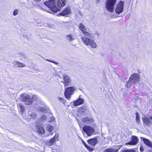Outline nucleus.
Listing matches in <instances>:
<instances>
[{
  "instance_id": "f257e3e1",
  "label": "nucleus",
  "mask_w": 152,
  "mask_h": 152,
  "mask_svg": "<svg viewBox=\"0 0 152 152\" xmlns=\"http://www.w3.org/2000/svg\"><path fill=\"white\" fill-rule=\"evenodd\" d=\"M44 3L53 13H56L60 11L59 8L57 7L56 0H49L45 1Z\"/></svg>"
},
{
  "instance_id": "f03ea898",
  "label": "nucleus",
  "mask_w": 152,
  "mask_h": 152,
  "mask_svg": "<svg viewBox=\"0 0 152 152\" xmlns=\"http://www.w3.org/2000/svg\"><path fill=\"white\" fill-rule=\"evenodd\" d=\"M83 43L86 45H90L93 48H96L97 47V45L94 40L86 37H82L81 38Z\"/></svg>"
},
{
  "instance_id": "7ed1b4c3",
  "label": "nucleus",
  "mask_w": 152,
  "mask_h": 152,
  "mask_svg": "<svg viewBox=\"0 0 152 152\" xmlns=\"http://www.w3.org/2000/svg\"><path fill=\"white\" fill-rule=\"evenodd\" d=\"M75 90L74 86L69 87L65 88L64 95L65 98L68 100H69L71 96L74 94Z\"/></svg>"
},
{
  "instance_id": "20e7f679",
  "label": "nucleus",
  "mask_w": 152,
  "mask_h": 152,
  "mask_svg": "<svg viewBox=\"0 0 152 152\" xmlns=\"http://www.w3.org/2000/svg\"><path fill=\"white\" fill-rule=\"evenodd\" d=\"M140 79V76L139 75L136 73L133 74L131 75L129 79V81L127 82L126 85V86L128 88L130 87L131 86V83H130V81L134 80V83H135L139 81Z\"/></svg>"
},
{
  "instance_id": "39448f33",
  "label": "nucleus",
  "mask_w": 152,
  "mask_h": 152,
  "mask_svg": "<svg viewBox=\"0 0 152 152\" xmlns=\"http://www.w3.org/2000/svg\"><path fill=\"white\" fill-rule=\"evenodd\" d=\"M117 0H107L106 3V7L107 10L110 12H113L114 10V7Z\"/></svg>"
},
{
  "instance_id": "423d86ee",
  "label": "nucleus",
  "mask_w": 152,
  "mask_h": 152,
  "mask_svg": "<svg viewBox=\"0 0 152 152\" xmlns=\"http://www.w3.org/2000/svg\"><path fill=\"white\" fill-rule=\"evenodd\" d=\"M21 97L22 101L25 102L26 104L29 105L32 103V99L28 95L22 94L21 95Z\"/></svg>"
},
{
  "instance_id": "0eeeda50",
  "label": "nucleus",
  "mask_w": 152,
  "mask_h": 152,
  "mask_svg": "<svg viewBox=\"0 0 152 152\" xmlns=\"http://www.w3.org/2000/svg\"><path fill=\"white\" fill-rule=\"evenodd\" d=\"M83 131L88 136H91L95 132L94 128L88 125H85L83 127Z\"/></svg>"
},
{
  "instance_id": "6e6552de",
  "label": "nucleus",
  "mask_w": 152,
  "mask_h": 152,
  "mask_svg": "<svg viewBox=\"0 0 152 152\" xmlns=\"http://www.w3.org/2000/svg\"><path fill=\"white\" fill-rule=\"evenodd\" d=\"M124 2L122 1H119L116 6L115 9V12L118 14L122 13L124 10Z\"/></svg>"
},
{
  "instance_id": "1a4fd4ad",
  "label": "nucleus",
  "mask_w": 152,
  "mask_h": 152,
  "mask_svg": "<svg viewBox=\"0 0 152 152\" xmlns=\"http://www.w3.org/2000/svg\"><path fill=\"white\" fill-rule=\"evenodd\" d=\"M79 28L81 31L85 36H86L88 37H91V34L87 31V28H86V26L83 23H80Z\"/></svg>"
},
{
  "instance_id": "9d476101",
  "label": "nucleus",
  "mask_w": 152,
  "mask_h": 152,
  "mask_svg": "<svg viewBox=\"0 0 152 152\" xmlns=\"http://www.w3.org/2000/svg\"><path fill=\"white\" fill-rule=\"evenodd\" d=\"M63 81L61 82L63 84L65 88L70 86L71 81L69 76L66 74L64 75L63 76Z\"/></svg>"
},
{
  "instance_id": "9b49d317",
  "label": "nucleus",
  "mask_w": 152,
  "mask_h": 152,
  "mask_svg": "<svg viewBox=\"0 0 152 152\" xmlns=\"http://www.w3.org/2000/svg\"><path fill=\"white\" fill-rule=\"evenodd\" d=\"M59 134L58 133H56L55 135L48 142L49 145L52 146L55 143L56 141L58 140Z\"/></svg>"
},
{
  "instance_id": "f8f14e48",
  "label": "nucleus",
  "mask_w": 152,
  "mask_h": 152,
  "mask_svg": "<svg viewBox=\"0 0 152 152\" xmlns=\"http://www.w3.org/2000/svg\"><path fill=\"white\" fill-rule=\"evenodd\" d=\"M142 120L144 124L147 126H149L151 124L152 115L151 117H149V118L148 117L144 116L142 118Z\"/></svg>"
},
{
  "instance_id": "ddd939ff",
  "label": "nucleus",
  "mask_w": 152,
  "mask_h": 152,
  "mask_svg": "<svg viewBox=\"0 0 152 152\" xmlns=\"http://www.w3.org/2000/svg\"><path fill=\"white\" fill-rule=\"evenodd\" d=\"M139 139L138 137L135 136H132L131 141L126 143V145H135L137 144Z\"/></svg>"
},
{
  "instance_id": "4468645a",
  "label": "nucleus",
  "mask_w": 152,
  "mask_h": 152,
  "mask_svg": "<svg viewBox=\"0 0 152 152\" xmlns=\"http://www.w3.org/2000/svg\"><path fill=\"white\" fill-rule=\"evenodd\" d=\"M82 121L83 122L86 123L87 124H90L94 122V120L92 117L86 116L82 119Z\"/></svg>"
},
{
  "instance_id": "2eb2a0df",
  "label": "nucleus",
  "mask_w": 152,
  "mask_h": 152,
  "mask_svg": "<svg viewBox=\"0 0 152 152\" xmlns=\"http://www.w3.org/2000/svg\"><path fill=\"white\" fill-rule=\"evenodd\" d=\"M71 8L69 7H65L59 14L61 15L65 16L71 13Z\"/></svg>"
},
{
  "instance_id": "dca6fc26",
  "label": "nucleus",
  "mask_w": 152,
  "mask_h": 152,
  "mask_svg": "<svg viewBox=\"0 0 152 152\" xmlns=\"http://www.w3.org/2000/svg\"><path fill=\"white\" fill-rule=\"evenodd\" d=\"M88 143L92 147H94L97 143L98 140L96 138L90 139L87 140Z\"/></svg>"
},
{
  "instance_id": "f3484780",
  "label": "nucleus",
  "mask_w": 152,
  "mask_h": 152,
  "mask_svg": "<svg viewBox=\"0 0 152 152\" xmlns=\"http://www.w3.org/2000/svg\"><path fill=\"white\" fill-rule=\"evenodd\" d=\"M140 139L141 140H142L146 145L152 148V142L143 137H140Z\"/></svg>"
},
{
  "instance_id": "a211bd4d",
  "label": "nucleus",
  "mask_w": 152,
  "mask_h": 152,
  "mask_svg": "<svg viewBox=\"0 0 152 152\" xmlns=\"http://www.w3.org/2000/svg\"><path fill=\"white\" fill-rule=\"evenodd\" d=\"M56 2L57 7L59 8L60 10L61 8L64 6L66 3V0H57Z\"/></svg>"
},
{
  "instance_id": "6ab92c4d",
  "label": "nucleus",
  "mask_w": 152,
  "mask_h": 152,
  "mask_svg": "<svg viewBox=\"0 0 152 152\" xmlns=\"http://www.w3.org/2000/svg\"><path fill=\"white\" fill-rule=\"evenodd\" d=\"M36 129L39 134H43L45 133V131L43 128L40 125H37L36 127Z\"/></svg>"
},
{
  "instance_id": "aec40b11",
  "label": "nucleus",
  "mask_w": 152,
  "mask_h": 152,
  "mask_svg": "<svg viewBox=\"0 0 152 152\" xmlns=\"http://www.w3.org/2000/svg\"><path fill=\"white\" fill-rule=\"evenodd\" d=\"M84 102L83 99L79 98L73 102V105L75 106L83 104Z\"/></svg>"
},
{
  "instance_id": "412c9836",
  "label": "nucleus",
  "mask_w": 152,
  "mask_h": 152,
  "mask_svg": "<svg viewBox=\"0 0 152 152\" xmlns=\"http://www.w3.org/2000/svg\"><path fill=\"white\" fill-rule=\"evenodd\" d=\"M18 108L19 111L22 113L25 111V107L23 104L21 103H19L17 104Z\"/></svg>"
},
{
  "instance_id": "4be33fe9",
  "label": "nucleus",
  "mask_w": 152,
  "mask_h": 152,
  "mask_svg": "<svg viewBox=\"0 0 152 152\" xmlns=\"http://www.w3.org/2000/svg\"><path fill=\"white\" fill-rule=\"evenodd\" d=\"M118 150L114 148H110L105 149L104 152H118Z\"/></svg>"
},
{
  "instance_id": "5701e85b",
  "label": "nucleus",
  "mask_w": 152,
  "mask_h": 152,
  "mask_svg": "<svg viewBox=\"0 0 152 152\" xmlns=\"http://www.w3.org/2000/svg\"><path fill=\"white\" fill-rule=\"evenodd\" d=\"M86 107L85 106H82L77 109V112L80 113H83L86 111Z\"/></svg>"
},
{
  "instance_id": "b1692460",
  "label": "nucleus",
  "mask_w": 152,
  "mask_h": 152,
  "mask_svg": "<svg viewBox=\"0 0 152 152\" xmlns=\"http://www.w3.org/2000/svg\"><path fill=\"white\" fill-rule=\"evenodd\" d=\"M82 142L83 144L86 148L90 152H92L94 150V148H91L90 146L88 145L86 143L84 142V141L83 140H82Z\"/></svg>"
},
{
  "instance_id": "393cba45",
  "label": "nucleus",
  "mask_w": 152,
  "mask_h": 152,
  "mask_svg": "<svg viewBox=\"0 0 152 152\" xmlns=\"http://www.w3.org/2000/svg\"><path fill=\"white\" fill-rule=\"evenodd\" d=\"M121 152H136V151L134 148L128 149L126 148L125 149L121 150Z\"/></svg>"
},
{
  "instance_id": "a878e982",
  "label": "nucleus",
  "mask_w": 152,
  "mask_h": 152,
  "mask_svg": "<svg viewBox=\"0 0 152 152\" xmlns=\"http://www.w3.org/2000/svg\"><path fill=\"white\" fill-rule=\"evenodd\" d=\"M59 100L60 101V102L62 103L65 106L69 105L68 104V102L66 101L64 99L59 97L58 98Z\"/></svg>"
},
{
  "instance_id": "bb28decb",
  "label": "nucleus",
  "mask_w": 152,
  "mask_h": 152,
  "mask_svg": "<svg viewBox=\"0 0 152 152\" xmlns=\"http://www.w3.org/2000/svg\"><path fill=\"white\" fill-rule=\"evenodd\" d=\"M136 115V121L137 123L138 124H140L141 121L140 118V117L139 116V114L138 112H136L135 113Z\"/></svg>"
},
{
  "instance_id": "cd10ccee",
  "label": "nucleus",
  "mask_w": 152,
  "mask_h": 152,
  "mask_svg": "<svg viewBox=\"0 0 152 152\" xmlns=\"http://www.w3.org/2000/svg\"><path fill=\"white\" fill-rule=\"evenodd\" d=\"M66 37L67 40L69 41H71L75 39V38L71 34L67 35L66 36Z\"/></svg>"
},
{
  "instance_id": "c85d7f7f",
  "label": "nucleus",
  "mask_w": 152,
  "mask_h": 152,
  "mask_svg": "<svg viewBox=\"0 0 152 152\" xmlns=\"http://www.w3.org/2000/svg\"><path fill=\"white\" fill-rule=\"evenodd\" d=\"M15 64L17 65V66L18 67H24L25 66L24 64L18 61H16Z\"/></svg>"
},
{
  "instance_id": "c756f323",
  "label": "nucleus",
  "mask_w": 152,
  "mask_h": 152,
  "mask_svg": "<svg viewBox=\"0 0 152 152\" xmlns=\"http://www.w3.org/2000/svg\"><path fill=\"white\" fill-rule=\"evenodd\" d=\"M31 99H32L33 102L34 101H37L38 99L37 96L35 95H33L32 96Z\"/></svg>"
},
{
  "instance_id": "7c9ffc66",
  "label": "nucleus",
  "mask_w": 152,
  "mask_h": 152,
  "mask_svg": "<svg viewBox=\"0 0 152 152\" xmlns=\"http://www.w3.org/2000/svg\"><path fill=\"white\" fill-rule=\"evenodd\" d=\"M53 129V127L52 126H48V131L50 132H52Z\"/></svg>"
},
{
  "instance_id": "2f4dec72",
  "label": "nucleus",
  "mask_w": 152,
  "mask_h": 152,
  "mask_svg": "<svg viewBox=\"0 0 152 152\" xmlns=\"http://www.w3.org/2000/svg\"><path fill=\"white\" fill-rule=\"evenodd\" d=\"M18 10L17 9L15 10L13 12V15L15 16L18 14Z\"/></svg>"
},
{
  "instance_id": "473e14b6",
  "label": "nucleus",
  "mask_w": 152,
  "mask_h": 152,
  "mask_svg": "<svg viewBox=\"0 0 152 152\" xmlns=\"http://www.w3.org/2000/svg\"><path fill=\"white\" fill-rule=\"evenodd\" d=\"M48 60L50 62H51L53 63H54V64H58V63L57 62H56V61H52V60Z\"/></svg>"
},
{
  "instance_id": "72a5a7b5",
  "label": "nucleus",
  "mask_w": 152,
  "mask_h": 152,
  "mask_svg": "<svg viewBox=\"0 0 152 152\" xmlns=\"http://www.w3.org/2000/svg\"><path fill=\"white\" fill-rule=\"evenodd\" d=\"M29 116L30 117H32L33 116H34L33 118H35L36 117V115L34 114H31L29 115Z\"/></svg>"
},
{
  "instance_id": "f704fd0d",
  "label": "nucleus",
  "mask_w": 152,
  "mask_h": 152,
  "mask_svg": "<svg viewBox=\"0 0 152 152\" xmlns=\"http://www.w3.org/2000/svg\"><path fill=\"white\" fill-rule=\"evenodd\" d=\"M140 151L142 152L144 150V148H143L142 147V146H140Z\"/></svg>"
},
{
  "instance_id": "c9c22d12",
  "label": "nucleus",
  "mask_w": 152,
  "mask_h": 152,
  "mask_svg": "<svg viewBox=\"0 0 152 152\" xmlns=\"http://www.w3.org/2000/svg\"><path fill=\"white\" fill-rule=\"evenodd\" d=\"M34 0L36 1H40L41 0Z\"/></svg>"
},
{
  "instance_id": "e433bc0d",
  "label": "nucleus",
  "mask_w": 152,
  "mask_h": 152,
  "mask_svg": "<svg viewBox=\"0 0 152 152\" xmlns=\"http://www.w3.org/2000/svg\"><path fill=\"white\" fill-rule=\"evenodd\" d=\"M51 135H52L53 134V133H52L51 134Z\"/></svg>"
}]
</instances>
